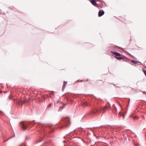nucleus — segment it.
Returning <instances> with one entry per match:
<instances>
[{
	"label": "nucleus",
	"mask_w": 146,
	"mask_h": 146,
	"mask_svg": "<svg viewBox=\"0 0 146 146\" xmlns=\"http://www.w3.org/2000/svg\"><path fill=\"white\" fill-rule=\"evenodd\" d=\"M30 125H34L33 122H30L29 124H25L24 123H22V127L25 130H29L31 128V127L30 126Z\"/></svg>",
	"instance_id": "1"
},
{
	"label": "nucleus",
	"mask_w": 146,
	"mask_h": 146,
	"mask_svg": "<svg viewBox=\"0 0 146 146\" xmlns=\"http://www.w3.org/2000/svg\"><path fill=\"white\" fill-rule=\"evenodd\" d=\"M65 124L64 126L61 127L60 128L61 129H63L64 127H67L70 124V119L69 118L67 117L65 119Z\"/></svg>",
	"instance_id": "2"
},
{
	"label": "nucleus",
	"mask_w": 146,
	"mask_h": 146,
	"mask_svg": "<svg viewBox=\"0 0 146 146\" xmlns=\"http://www.w3.org/2000/svg\"><path fill=\"white\" fill-rule=\"evenodd\" d=\"M100 112V110L98 108H95L94 110H93L92 111V113L94 114H96Z\"/></svg>",
	"instance_id": "3"
},
{
	"label": "nucleus",
	"mask_w": 146,
	"mask_h": 146,
	"mask_svg": "<svg viewBox=\"0 0 146 146\" xmlns=\"http://www.w3.org/2000/svg\"><path fill=\"white\" fill-rule=\"evenodd\" d=\"M17 103L20 104H22V105L25 104L26 103H27L28 102L26 101L19 100L17 102Z\"/></svg>",
	"instance_id": "4"
},
{
	"label": "nucleus",
	"mask_w": 146,
	"mask_h": 146,
	"mask_svg": "<svg viewBox=\"0 0 146 146\" xmlns=\"http://www.w3.org/2000/svg\"><path fill=\"white\" fill-rule=\"evenodd\" d=\"M104 14V11L102 10H100L98 13V16L99 17L102 16Z\"/></svg>",
	"instance_id": "5"
},
{
	"label": "nucleus",
	"mask_w": 146,
	"mask_h": 146,
	"mask_svg": "<svg viewBox=\"0 0 146 146\" xmlns=\"http://www.w3.org/2000/svg\"><path fill=\"white\" fill-rule=\"evenodd\" d=\"M111 53L112 54H115V56H120L122 55L120 54V53L117 52H116L111 51Z\"/></svg>",
	"instance_id": "6"
},
{
	"label": "nucleus",
	"mask_w": 146,
	"mask_h": 146,
	"mask_svg": "<svg viewBox=\"0 0 146 146\" xmlns=\"http://www.w3.org/2000/svg\"><path fill=\"white\" fill-rule=\"evenodd\" d=\"M66 82L65 81H64L63 82V84L62 88V90L63 91L64 90V89L66 86Z\"/></svg>",
	"instance_id": "7"
},
{
	"label": "nucleus",
	"mask_w": 146,
	"mask_h": 146,
	"mask_svg": "<svg viewBox=\"0 0 146 146\" xmlns=\"http://www.w3.org/2000/svg\"><path fill=\"white\" fill-rule=\"evenodd\" d=\"M90 1L92 4L93 5H97L95 0H91V1Z\"/></svg>",
	"instance_id": "8"
},
{
	"label": "nucleus",
	"mask_w": 146,
	"mask_h": 146,
	"mask_svg": "<svg viewBox=\"0 0 146 146\" xmlns=\"http://www.w3.org/2000/svg\"><path fill=\"white\" fill-rule=\"evenodd\" d=\"M101 110L104 111V112H105L107 110H108V108L106 106H104L103 108H101Z\"/></svg>",
	"instance_id": "9"
},
{
	"label": "nucleus",
	"mask_w": 146,
	"mask_h": 146,
	"mask_svg": "<svg viewBox=\"0 0 146 146\" xmlns=\"http://www.w3.org/2000/svg\"><path fill=\"white\" fill-rule=\"evenodd\" d=\"M30 136H27L26 137L25 140H29L30 139Z\"/></svg>",
	"instance_id": "10"
},
{
	"label": "nucleus",
	"mask_w": 146,
	"mask_h": 146,
	"mask_svg": "<svg viewBox=\"0 0 146 146\" xmlns=\"http://www.w3.org/2000/svg\"><path fill=\"white\" fill-rule=\"evenodd\" d=\"M115 58L117 59H123V58L120 57H118L116 56L115 57Z\"/></svg>",
	"instance_id": "11"
},
{
	"label": "nucleus",
	"mask_w": 146,
	"mask_h": 146,
	"mask_svg": "<svg viewBox=\"0 0 146 146\" xmlns=\"http://www.w3.org/2000/svg\"><path fill=\"white\" fill-rule=\"evenodd\" d=\"M128 54L129 55V56H130L131 57H133V58L134 59H135V58L134 56H133L132 55H131V54H130L129 53H128Z\"/></svg>",
	"instance_id": "12"
},
{
	"label": "nucleus",
	"mask_w": 146,
	"mask_h": 146,
	"mask_svg": "<svg viewBox=\"0 0 146 146\" xmlns=\"http://www.w3.org/2000/svg\"><path fill=\"white\" fill-rule=\"evenodd\" d=\"M131 61L132 63H134L135 64H137V62L134 60H131Z\"/></svg>",
	"instance_id": "13"
},
{
	"label": "nucleus",
	"mask_w": 146,
	"mask_h": 146,
	"mask_svg": "<svg viewBox=\"0 0 146 146\" xmlns=\"http://www.w3.org/2000/svg\"><path fill=\"white\" fill-rule=\"evenodd\" d=\"M132 117L133 118V119H137L138 118V117H136L135 116H132Z\"/></svg>",
	"instance_id": "14"
},
{
	"label": "nucleus",
	"mask_w": 146,
	"mask_h": 146,
	"mask_svg": "<svg viewBox=\"0 0 146 146\" xmlns=\"http://www.w3.org/2000/svg\"><path fill=\"white\" fill-rule=\"evenodd\" d=\"M143 72H144V73L145 75V76H146V70H143Z\"/></svg>",
	"instance_id": "15"
},
{
	"label": "nucleus",
	"mask_w": 146,
	"mask_h": 146,
	"mask_svg": "<svg viewBox=\"0 0 146 146\" xmlns=\"http://www.w3.org/2000/svg\"><path fill=\"white\" fill-rule=\"evenodd\" d=\"M9 98L10 99V100H15L14 99H12V98H11V96H9Z\"/></svg>",
	"instance_id": "16"
},
{
	"label": "nucleus",
	"mask_w": 146,
	"mask_h": 146,
	"mask_svg": "<svg viewBox=\"0 0 146 146\" xmlns=\"http://www.w3.org/2000/svg\"><path fill=\"white\" fill-rule=\"evenodd\" d=\"M93 128H91V127H88V128H87L88 129H92Z\"/></svg>",
	"instance_id": "17"
},
{
	"label": "nucleus",
	"mask_w": 146,
	"mask_h": 146,
	"mask_svg": "<svg viewBox=\"0 0 146 146\" xmlns=\"http://www.w3.org/2000/svg\"><path fill=\"white\" fill-rule=\"evenodd\" d=\"M115 111H116L117 110V108H115Z\"/></svg>",
	"instance_id": "18"
},
{
	"label": "nucleus",
	"mask_w": 146,
	"mask_h": 146,
	"mask_svg": "<svg viewBox=\"0 0 146 146\" xmlns=\"http://www.w3.org/2000/svg\"><path fill=\"white\" fill-rule=\"evenodd\" d=\"M86 144L87 145V144H88V143H87V142H86Z\"/></svg>",
	"instance_id": "19"
},
{
	"label": "nucleus",
	"mask_w": 146,
	"mask_h": 146,
	"mask_svg": "<svg viewBox=\"0 0 146 146\" xmlns=\"http://www.w3.org/2000/svg\"><path fill=\"white\" fill-rule=\"evenodd\" d=\"M64 143L65 142V141H64Z\"/></svg>",
	"instance_id": "20"
},
{
	"label": "nucleus",
	"mask_w": 146,
	"mask_h": 146,
	"mask_svg": "<svg viewBox=\"0 0 146 146\" xmlns=\"http://www.w3.org/2000/svg\"><path fill=\"white\" fill-rule=\"evenodd\" d=\"M50 107L51 106V104H50Z\"/></svg>",
	"instance_id": "21"
},
{
	"label": "nucleus",
	"mask_w": 146,
	"mask_h": 146,
	"mask_svg": "<svg viewBox=\"0 0 146 146\" xmlns=\"http://www.w3.org/2000/svg\"><path fill=\"white\" fill-rule=\"evenodd\" d=\"M120 112H119V114H120Z\"/></svg>",
	"instance_id": "22"
}]
</instances>
